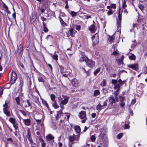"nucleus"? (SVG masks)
Here are the masks:
<instances>
[{
  "label": "nucleus",
  "mask_w": 147,
  "mask_h": 147,
  "mask_svg": "<svg viewBox=\"0 0 147 147\" xmlns=\"http://www.w3.org/2000/svg\"><path fill=\"white\" fill-rule=\"evenodd\" d=\"M119 104L121 106L122 108L125 105V103L123 102H120Z\"/></svg>",
  "instance_id": "obj_56"
},
{
  "label": "nucleus",
  "mask_w": 147,
  "mask_h": 147,
  "mask_svg": "<svg viewBox=\"0 0 147 147\" xmlns=\"http://www.w3.org/2000/svg\"><path fill=\"white\" fill-rule=\"evenodd\" d=\"M119 98L120 99L119 100L120 102H123V100H124V97H123L121 95H120L119 96Z\"/></svg>",
  "instance_id": "obj_48"
},
{
  "label": "nucleus",
  "mask_w": 147,
  "mask_h": 147,
  "mask_svg": "<svg viewBox=\"0 0 147 147\" xmlns=\"http://www.w3.org/2000/svg\"><path fill=\"white\" fill-rule=\"evenodd\" d=\"M23 121L26 125L28 126L31 125V120L30 119H24L23 120Z\"/></svg>",
  "instance_id": "obj_13"
},
{
  "label": "nucleus",
  "mask_w": 147,
  "mask_h": 147,
  "mask_svg": "<svg viewBox=\"0 0 147 147\" xmlns=\"http://www.w3.org/2000/svg\"><path fill=\"white\" fill-rule=\"evenodd\" d=\"M96 115V114L95 113H93L91 114V116L92 118H95Z\"/></svg>",
  "instance_id": "obj_61"
},
{
  "label": "nucleus",
  "mask_w": 147,
  "mask_h": 147,
  "mask_svg": "<svg viewBox=\"0 0 147 147\" xmlns=\"http://www.w3.org/2000/svg\"><path fill=\"white\" fill-rule=\"evenodd\" d=\"M9 121L13 124L16 123V120L15 118H9Z\"/></svg>",
  "instance_id": "obj_22"
},
{
  "label": "nucleus",
  "mask_w": 147,
  "mask_h": 147,
  "mask_svg": "<svg viewBox=\"0 0 147 147\" xmlns=\"http://www.w3.org/2000/svg\"><path fill=\"white\" fill-rule=\"evenodd\" d=\"M136 56L135 55L132 54H131V55L129 56V58L130 59L134 60H135V59Z\"/></svg>",
  "instance_id": "obj_31"
},
{
  "label": "nucleus",
  "mask_w": 147,
  "mask_h": 147,
  "mask_svg": "<svg viewBox=\"0 0 147 147\" xmlns=\"http://www.w3.org/2000/svg\"><path fill=\"white\" fill-rule=\"evenodd\" d=\"M118 82L119 84L116 85L113 87V88L115 90H116L117 89L120 90V87L123 85L125 83V82L122 81L121 79H119L118 80Z\"/></svg>",
  "instance_id": "obj_5"
},
{
  "label": "nucleus",
  "mask_w": 147,
  "mask_h": 147,
  "mask_svg": "<svg viewBox=\"0 0 147 147\" xmlns=\"http://www.w3.org/2000/svg\"><path fill=\"white\" fill-rule=\"evenodd\" d=\"M90 139L93 142H94L95 141L96 139L95 136L94 135H92L91 136L90 138Z\"/></svg>",
  "instance_id": "obj_46"
},
{
  "label": "nucleus",
  "mask_w": 147,
  "mask_h": 147,
  "mask_svg": "<svg viewBox=\"0 0 147 147\" xmlns=\"http://www.w3.org/2000/svg\"><path fill=\"white\" fill-rule=\"evenodd\" d=\"M115 11V10H113L112 9H110L107 12V14L108 16H110L112 15L113 12Z\"/></svg>",
  "instance_id": "obj_27"
},
{
  "label": "nucleus",
  "mask_w": 147,
  "mask_h": 147,
  "mask_svg": "<svg viewBox=\"0 0 147 147\" xmlns=\"http://www.w3.org/2000/svg\"><path fill=\"white\" fill-rule=\"evenodd\" d=\"M100 68H99V67L97 69H96L95 70V71L94 72V74L95 75H96L100 71Z\"/></svg>",
  "instance_id": "obj_43"
},
{
  "label": "nucleus",
  "mask_w": 147,
  "mask_h": 147,
  "mask_svg": "<svg viewBox=\"0 0 147 147\" xmlns=\"http://www.w3.org/2000/svg\"><path fill=\"white\" fill-rule=\"evenodd\" d=\"M13 126L15 129L16 130H17V129L18 128V124L17 123H15L13 124Z\"/></svg>",
  "instance_id": "obj_40"
},
{
  "label": "nucleus",
  "mask_w": 147,
  "mask_h": 147,
  "mask_svg": "<svg viewBox=\"0 0 147 147\" xmlns=\"http://www.w3.org/2000/svg\"><path fill=\"white\" fill-rule=\"evenodd\" d=\"M92 42L94 45H96L99 43V38L98 35L96 33L92 37Z\"/></svg>",
  "instance_id": "obj_4"
},
{
  "label": "nucleus",
  "mask_w": 147,
  "mask_h": 147,
  "mask_svg": "<svg viewBox=\"0 0 147 147\" xmlns=\"http://www.w3.org/2000/svg\"><path fill=\"white\" fill-rule=\"evenodd\" d=\"M77 12L74 11H71V14L72 17L76 16L77 15Z\"/></svg>",
  "instance_id": "obj_44"
},
{
  "label": "nucleus",
  "mask_w": 147,
  "mask_h": 147,
  "mask_svg": "<svg viewBox=\"0 0 147 147\" xmlns=\"http://www.w3.org/2000/svg\"><path fill=\"white\" fill-rule=\"evenodd\" d=\"M69 139L70 142H72L74 140L75 138L73 136H70L69 137Z\"/></svg>",
  "instance_id": "obj_34"
},
{
  "label": "nucleus",
  "mask_w": 147,
  "mask_h": 147,
  "mask_svg": "<svg viewBox=\"0 0 147 147\" xmlns=\"http://www.w3.org/2000/svg\"><path fill=\"white\" fill-rule=\"evenodd\" d=\"M119 90H120L119 89H117V90L114 92V93L115 98L117 102L119 101V99L117 97V96L119 93Z\"/></svg>",
  "instance_id": "obj_11"
},
{
  "label": "nucleus",
  "mask_w": 147,
  "mask_h": 147,
  "mask_svg": "<svg viewBox=\"0 0 147 147\" xmlns=\"http://www.w3.org/2000/svg\"><path fill=\"white\" fill-rule=\"evenodd\" d=\"M108 42L110 43H111L112 42H114V38L112 36L109 37V38L108 40Z\"/></svg>",
  "instance_id": "obj_26"
},
{
  "label": "nucleus",
  "mask_w": 147,
  "mask_h": 147,
  "mask_svg": "<svg viewBox=\"0 0 147 147\" xmlns=\"http://www.w3.org/2000/svg\"><path fill=\"white\" fill-rule=\"evenodd\" d=\"M107 100H105L103 102V105H102L103 107H105L107 106Z\"/></svg>",
  "instance_id": "obj_51"
},
{
  "label": "nucleus",
  "mask_w": 147,
  "mask_h": 147,
  "mask_svg": "<svg viewBox=\"0 0 147 147\" xmlns=\"http://www.w3.org/2000/svg\"><path fill=\"white\" fill-rule=\"evenodd\" d=\"M18 47V48H19V47H20V51H22V50L23 49V47L22 45H20Z\"/></svg>",
  "instance_id": "obj_59"
},
{
  "label": "nucleus",
  "mask_w": 147,
  "mask_h": 147,
  "mask_svg": "<svg viewBox=\"0 0 147 147\" xmlns=\"http://www.w3.org/2000/svg\"><path fill=\"white\" fill-rule=\"evenodd\" d=\"M108 100L112 106L113 104L115 103L116 100L112 96H111L109 97Z\"/></svg>",
  "instance_id": "obj_12"
},
{
  "label": "nucleus",
  "mask_w": 147,
  "mask_h": 147,
  "mask_svg": "<svg viewBox=\"0 0 147 147\" xmlns=\"http://www.w3.org/2000/svg\"><path fill=\"white\" fill-rule=\"evenodd\" d=\"M111 8H113L114 9H115L116 7V5L115 4H112L111 5Z\"/></svg>",
  "instance_id": "obj_49"
},
{
  "label": "nucleus",
  "mask_w": 147,
  "mask_h": 147,
  "mask_svg": "<svg viewBox=\"0 0 147 147\" xmlns=\"http://www.w3.org/2000/svg\"><path fill=\"white\" fill-rule=\"evenodd\" d=\"M89 30L92 32H93L95 30V26L93 24L91 25L89 27Z\"/></svg>",
  "instance_id": "obj_20"
},
{
  "label": "nucleus",
  "mask_w": 147,
  "mask_h": 147,
  "mask_svg": "<svg viewBox=\"0 0 147 147\" xmlns=\"http://www.w3.org/2000/svg\"><path fill=\"white\" fill-rule=\"evenodd\" d=\"M71 84L73 86L76 87L78 85V80L76 79H74L72 80Z\"/></svg>",
  "instance_id": "obj_14"
},
{
  "label": "nucleus",
  "mask_w": 147,
  "mask_h": 147,
  "mask_svg": "<svg viewBox=\"0 0 147 147\" xmlns=\"http://www.w3.org/2000/svg\"><path fill=\"white\" fill-rule=\"evenodd\" d=\"M123 135L122 133H120L117 135V139H120L122 137Z\"/></svg>",
  "instance_id": "obj_39"
},
{
  "label": "nucleus",
  "mask_w": 147,
  "mask_h": 147,
  "mask_svg": "<svg viewBox=\"0 0 147 147\" xmlns=\"http://www.w3.org/2000/svg\"><path fill=\"white\" fill-rule=\"evenodd\" d=\"M38 80L39 82H42L44 83V80L40 76H39L38 78Z\"/></svg>",
  "instance_id": "obj_42"
},
{
  "label": "nucleus",
  "mask_w": 147,
  "mask_h": 147,
  "mask_svg": "<svg viewBox=\"0 0 147 147\" xmlns=\"http://www.w3.org/2000/svg\"><path fill=\"white\" fill-rule=\"evenodd\" d=\"M116 51H114L111 54L112 55L116 57V59L117 58L118 56L119 55V53H118Z\"/></svg>",
  "instance_id": "obj_17"
},
{
  "label": "nucleus",
  "mask_w": 147,
  "mask_h": 147,
  "mask_svg": "<svg viewBox=\"0 0 147 147\" xmlns=\"http://www.w3.org/2000/svg\"><path fill=\"white\" fill-rule=\"evenodd\" d=\"M103 107L102 105H101L100 104H99L96 107V109L98 110H100L101 109L102 107Z\"/></svg>",
  "instance_id": "obj_38"
},
{
  "label": "nucleus",
  "mask_w": 147,
  "mask_h": 147,
  "mask_svg": "<svg viewBox=\"0 0 147 147\" xmlns=\"http://www.w3.org/2000/svg\"><path fill=\"white\" fill-rule=\"evenodd\" d=\"M43 28H44V30H43L45 32H47L48 31V29L46 27H45Z\"/></svg>",
  "instance_id": "obj_63"
},
{
  "label": "nucleus",
  "mask_w": 147,
  "mask_h": 147,
  "mask_svg": "<svg viewBox=\"0 0 147 147\" xmlns=\"http://www.w3.org/2000/svg\"><path fill=\"white\" fill-rule=\"evenodd\" d=\"M128 66L135 70L137 71L138 69V65L137 63H134L132 64H130L128 65Z\"/></svg>",
  "instance_id": "obj_9"
},
{
  "label": "nucleus",
  "mask_w": 147,
  "mask_h": 147,
  "mask_svg": "<svg viewBox=\"0 0 147 147\" xmlns=\"http://www.w3.org/2000/svg\"><path fill=\"white\" fill-rule=\"evenodd\" d=\"M67 73L66 74H63V76L67 77L68 76V75L69 74L70 72H68V71H67V73Z\"/></svg>",
  "instance_id": "obj_58"
},
{
  "label": "nucleus",
  "mask_w": 147,
  "mask_h": 147,
  "mask_svg": "<svg viewBox=\"0 0 147 147\" xmlns=\"http://www.w3.org/2000/svg\"><path fill=\"white\" fill-rule=\"evenodd\" d=\"M80 28H81V27H80V26L77 25V26H76V29L77 30H80Z\"/></svg>",
  "instance_id": "obj_60"
},
{
  "label": "nucleus",
  "mask_w": 147,
  "mask_h": 147,
  "mask_svg": "<svg viewBox=\"0 0 147 147\" xmlns=\"http://www.w3.org/2000/svg\"><path fill=\"white\" fill-rule=\"evenodd\" d=\"M20 111L22 113L23 115H24L25 116L26 115V114L25 111L23 110H20Z\"/></svg>",
  "instance_id": "obj_57"
},
{
  "label": "nucleus",
  "mask_w": 147,
  "mask_h": 147,
  "mask_svg": "<svg viewBox=\"0 0 147 147\" xmlns=\"http://www.w3.org/2000/svg\"><path fill=\"white\" fill-rule=\"evenodd\" d=\"M125 126V129H129V125L128 124H125L124 125Z\"/></svg>",
  "instance_id": "obj_53"
},
{
  "label": "nucleus",
  "mask_w": 147,
  "mask_h": 147,
  "mask_svg": "<svg viewBox=\"0 0 147 147\" xmlns=\"http://www.w3.org/2000/svg\"><path fill=\"white\" fill-rule=\"evenodd\" d=\"M8 103H7L6 101L5 102V104L3 105V109H7L9 108L8 106Z\"/></svg>",
  "instance_id": "obj_37"
},
{
  "label": "nucleus",
  "mask_w": 147,
  "mask_h": 147,
  "mask_svg": "<svg viewBox=\"0 0 147 147\" xmlns=\"http://www.w3.org/2000/svg\"><path fill=\"white\" fill-rule=\"evenodd\" d=\"M26 102L28 104V105H26L25 106V107H30L31 108L32 107V106H31V104L30 103V101L28 100H26Z\"/></svg>",
  "instance_id": "obj_28"
},
{
  "label": "nucleus",
  "mask_w": 147,
  "mask_h": 147,
  "mask_svg": "<svg viewBox=\"0 0 147 147\" xmlns=\"http://www.w3.org/2000/svg\"><path fill=\"white\" fill-rule=\"evenodd\" d=\"M59 19L61 23V24L63 26H66L67 24L64 22L63 20L61 19V17H59Z\"/></svg>",
  "instance_id": "obj_29"
},
{
  "label": "nucleus",
  "mask_w": 147,
  "mask_h": 147,
  "mask_svg": "<svg viewBox=\"0 0 147 147\" xmlns=\"http://www.w3.org/2000/svg\"><path fill=\"white\" fill-rule=\"evenodd\" d=\"M136 102V100L135 99H133L131 102V104L132 105H133L135 104Z\"/></svg>",
  "instance_id": "obj_55"
},
{
  "label": "nucleus",
  "mask_w": 147,
  "mask_h": 147,
  "mask_svg": "<svg viewBox=\"0 0 147 147\" xmlns=\"http://www.w3.org/2000/svg\"><path fill=\"white\" fill-rule=\"evenodd\" d=\"M74 129L76 132L78 133H79L81 131V129L80 127L78 125L76 126Z\"/></svg>",
  "instance_id": "obj_15"
},
{
  "label": "nucleus",
  "mask_w": 147,
  "mask_h": 147,
  "mask_svg": "<svg viewBox=\"0 0 147 147\" xmlns=\"http://www.w3.org/2000/svg\"><path fill=\"white\" fill-rule=\"evenodd\" d=\"M117 82V80H116L112 79L111 81L112 84L114 85H116Z\"/></svg>",
  "instance_id": "obj_47"
},
{
  "label": "nucleus",
  "mask_w": 147,
  "mask_h": 147,
  "mask_svg": "<svg viewBox=\"0 0 147 147\" xmlns=\"http://www.w3.org/2000/svg\"><path fill=\"white\" fill-rule=\"evenodd\" d=\"M112 48L113 49L114 51L117 50V49L115 45H113V46L112 47Z\"/></svg>",
  "instance_id": "obj_62"
},
{
  "label": "nucleus",
  "mask_w": 147,
  "mask_h": 147,
  "mask_svg": "<svg viewBox=\"0 0 147 147\" xmlns=\"http://www.w3.org/2000/svg\"><path fill=\"white\" fill-rule=\"evenodd\" d=\"M56 52H55V54ZM51 57L53 60H55V61H57L58 60V56L57 55L55 54L54 55H52Z\"/></svg>",
  "instance_id": "obj_18"
},
{
  "label": "nucleus",
  "mask_w": 147,
  "mask_h": 147,
  "mask_svg": "<svg viewBox=\"0 0 147 147\" xmlns=\"http://www.w3.org/2000/svg\"><path fill=\"white\" fill-rule=\"evenodd\" d=\"M100 94V92L99 90H96L94 91L93 96H96L98 95H99Z\"/></svg>",
  "instance_id": "obj_23"
},
{
  "label": "nucleus",
  "mask_w": 147,
  "mask_h": 147,
  "mask_svg": "<svg viewBox=\"0 0 147 147\" xmlns=\"http://www.w3.org/2000/svg\"><path fill=\"white\" fill-rule=\"evenodd\" d=\"M54 137L51 134H49L46 136V139L47 141L51 142L52 143L54 142Z\"/></svg>",
  "instance_id": "obj_7"
},
{
  "label": "nucleus",
  "mask_w": 147,
  "mask_h": 147,
  "mask_svg": "<svg viewBox=\"0 0 147 147\" xmlns=\"http://www.w3.org/2000/svg\"><path fill=\"white\" fill-rule=\"evenodd\" d=\"M4 113L8 116L9 117L10 116V113L9 111L7 109H3Z\"/></svg>",
  "instance_id": "obj_16"
},
{
  "label": "nucleus",
  "mask_w": 147,
  "mask_h": 147,
  "mask_svg": "<svg viewBox=\"0 0 147 147\" xmlns=\"http://www.w3.org/2000/svg\"><path fill=\"white\" fill-rule=\"evenodd\" d=\"M139 8L141 10H143L144 8V6L142 5H140L139 6Z\"/></svg>",
  "instance_id": "obj_64"
},
{
  "label": "nucleus",
  "mask_w": 147,
  "mask_h": 147,
  "mask_svg": "<svg viewBox=\"0 0 147 147\" xmlns=\"http://www.w3.org/2000/svg\"><path fill=\"white\" fill-rule=\"evenodd\" d=\"M42 102L43 103L46 105L47 107L48 106V105L47 102V101L45 100H42Z\"/></svg>",
  "instance_id": "obj_52"
},
{
  "label": "nucleus",
  "mask_w": 147,
  "mask_h": 147,
  "mask_svg": "<svg viewBox=\"0 0 147 147\" xmlns=\"http://www.w3.org/2000/svg\"><path fill=\"white\" fill-rule=\"evenodd\" d=\"M121 8H119V11L118 20H117V25L118 29L120 30L121 27V15L120 12Z\"/></svg>",
  "instance_id": "obj_3"
},
{
  "label": "nucleus",
  "mask_w": 147,
  "mask_h": 147,
  "mask_svg": "<svg viewBox=\"0 0 147 147\" xmlns=\"http://www.w3.org/2000/svg\"><path fill=\"white\" fill-rule=\"evenodd\" d=\"M88 58L84 55H82L80 57L79 61L80 62H82L85 61L86 62L88 60Z\"/></svg>",
  "instance_id": "obj_10"
},
{
  "label": "nucleus",
  "mask_w": 147,
  "mask_h": 147,
  "mask_svg": "<svg viewBox=\"0 0 147 147\" xmlns=\"http://www.w3.org/2000/svg\"><path fill=\"white\" fill-rule=\"evenodd\" d=\"M27 138L28 140L31 138L30 132L29 130H28V133L26 135Z\"/></svg>",
  "instance_id": "obj_32"
},
{
  "label": "nucleus",
  "mask_w": 147,
  "mask_h": 147,
  "mask_svg": "<svg viewBox=\"0 0 147 147\" xmlns=\"http://www.w3.org/2000/svg\"><path fill=\"white\" fill-rule=\"evenodd\" d=\"M87 65L90 67L92 68L95 65V62L88 59V60L86 62Z\"/></svg>",
  "instance_id": "obj_6"
},
{
  "label": "nucleus",
  "mask_w": 147,
  "mask_h": 147,
  "mask_svg": "<svg viewBox=\"0 0 147 147\" xmlns=\"http://www.w3.org/2000/svg\"><path fill=\"white\" fill-rule=\"evenodd\" d=\"M54 102L53 104V106L54 107L55 109H57L59 108V106L57 104L56 101H54Z\"/></svg>",
  "instance_id": "obj_35"
},
{
  "label": "nucleus",
  "mask_w": 147,
  "mask_h": 147,
  "mask_svg": "<svg viewBox=\"0 0 147 147\" xmlns=\"http://www.w3.org/2000/svg\"><path fill=\"white\" fill-rule=\"evenodd\" d=\"M64 99L62 100L61 102V104L63 105H66L67 103L69 97L67 96L63 97Z\"/></svg>",
  "instance_id": "obj_8"
},
{
  "label": "nucleus",
  "mask_w": 147,
  "mask_h": 147,
  "mask_svg": "<svg viewBox=\"0 0 147 147\" xmlns=\"http://www.w3.org/2000/svg\"><path fill=\"white\" fill-rule=\"evenodd\" d=\"M84 17H85V18L87 20L91 18V17L90 16L85 15L84 16Z\"/></svg>",
  "instance_id": "obj_54"
},
{
  "label": "nucleus",
  "mask_w": 147,
  "mask_h": 147,
  "mask_svg": "<svg viewBox=\"0 0 147 147\" xmlns=\"http://www.w3.org/2000/svg\"><path fill=\"white\" fill-rule=\"evenodd\" d=\"M11 81L10 83L11 84L14 83L17 79V75L16 72L14 71H12L11 74Z\"/></svg>",
  "instance_id": "obj_1"
},
{
  "label": "nucleus",
  "mask_w": 147,
  "mask_h": 147,
  "mask_svg": "<svg viewBox=\"0 0 147 147\" xmlns=\"http://www.w3.org/2000/svg\"><path fill=\"white\" fill-rule=\"evenodd\" d=\"M62 111L61 110L57 112V115L56 116V119H58L60 118L61 115L62 114Z\"/></svg>",
  "instance_id": "obj_19"
},
{
  "label": "nucleus",
  "mask_w": 147,
  "mask_h": 147,
  "mask_svg": "<svg viewBox=\"0 0 147 147\" xmlns=\"http://www.w3.org/2000/svg\"><path fill=\"white\" fill-rule=\"evenodd\" d=\"M15 100L17 104L19 105H20V99L18 97H16L15 98Z\"/></svg>",
  "instance_id": "obj_36"
},
{
  "label": "nucleus",
  "mask_w": 147,
  "mask_h": 147,
  "mask_svg": "<svg viewBox=\"0 0 147 147\" xmlns=\"http://www.w3.org/2000/svg\"><path fill=\"white\" fill-rule=\"evenodd\" d=\"M39 139L42 144V146L43 147H45L46 146V144L45 143V142L44 140L42 139L41 138H39Z\"/></svg>",
  "instance_id": "obj_24"
},
{
  "label": "nucleus",
  "mask_w": 147,
  "mask_h": 147,
  "mask_svg": "<svg viewBox=\"0 0 147 147\" xmlns=\"http://www.w3.org/2000/svg\"><path fill=\"white\" fill-rule=\"evenodd\" d=\"M80 118L81 119H83L82 121V123H84L87 119L86 112L84 111H82L79 114Z\"/></svg>",
  "instance_id": "obj_2"
},
{
  "label": "nucleus",
  "mask_w": 147,
  "mask_h": 147,
  "mask_svg": "<svg viewBox=\"0 0 147 147\" xmlns=\"http://www.w3.org/2000/svg\"><path fill=\"white\" fill-rule=\"evenodd\" d=\"M127 6V5H126V2L125 1H124L123 2V3L122 5V7L123 9H125Z\"/></svg>",
  "instance_id": "obj_45"
},
{
  "label": "nucleus",
  "mask_w": 147,
  "mask_h": 147,
  "mask_svg": "<svg viewBox=\"0 0 147 147\" xmlns=\"http://www.w3.org/2000/svg\"><path fill=\"white\" fill-rule=\"evenodd\" d=\"M116 61L118 62V64L120 65L123 63V60L121 59H119L117 58L116 59Z\"/></svg>",
  "instance_id": "obj_30"
},
{
  "label": "nucleus",
  "mask_w": 147,
  "mask_h": 147,
  "mask_svg": "<svg viewBox=\"0 0 147 147\" xmlns=\"http://www.w3.org/2000/svg\"><path fill=\"white\" fill-rule=\"evenodd\" d=\"M106 81L105 79H103V81L101 82L100 85L102 87H105L106 85Z\"/></svg>",
  "instance_id": "obj_25"
},
{
  "label": "nucleus",
  "mask_w": 147,
  "mask_h": 147,
  "mask_svg": "<svg viewBox=\"0 0 147 147\" xmlns=\"http://www.w3.org/2000/svg\"><path fill=\"white\" fill-rule=\"evenodd\" d=\"M80 136V135H78L74 137L75 138L74 140L77 142L79 140Z\"/></svg>",
  "instance_id": "obj_41"
},
{
  "label": "nucleus",
  "mask_w": 147,
  "mask_h": 147,
  "mask_svg": "<svg viewBox=\"0 0 147 147\" xmlns=\"http://www.w3.org/2000/svg\"><path fill=\"white\" fill-rule=\"evenodd\" d=\"M51 99L53 101H55V96L54 94H51L50 95Z\"/></svg>",
  "instance_id": "obj_33"
},
{
  "label": "nucleus",
  "mask_w": 147,
  "mask_h": 147,
  "mask_svg": "<svg viewBox=\"0 0 147 147\" xmlns=\"http://www.w3.org/2000/svg\"><path fill=\"white\" fill-rule=\"evenodd\" d=\"M3 88L0 86V96L2 95L3 93Z\"/></svg>",
  "instance_id": "obj_50"
},
{
  "label": "nucleus",
  "mask_w": 147,
  "mask_h": 147,
  "mask_svg": "<svg viewBox=\"0 0 147 147\" xmlns=\"http://www.w3.org/2000/svg\"><path fill=\"white\" fill-rule=\"evenodd\" d=\"M59 66L60 70V72L61 73H67V71L64 70V68L63 66L60 65Z\"/></svg>",
  "instance_id": "obj_21"
}]
</instances>
